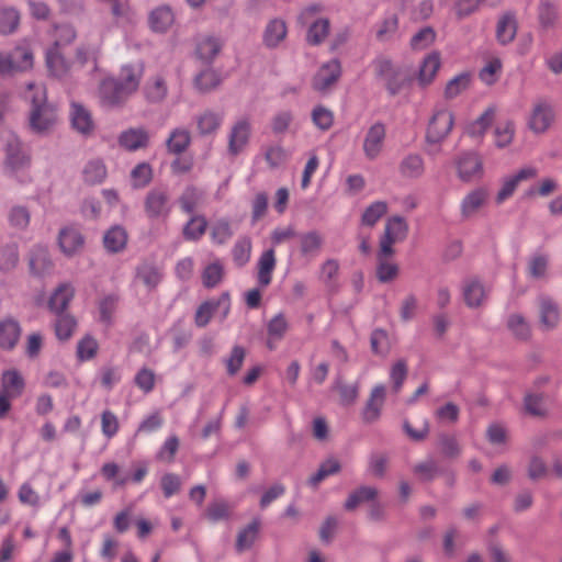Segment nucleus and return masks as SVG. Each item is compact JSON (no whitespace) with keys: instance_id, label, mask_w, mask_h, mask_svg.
<instances>
[{"instance_id":"a878e982","label":"nucleus","mask_w":562,"mask_h":562,"mask_svg":"<svg viewBox=\"0 0 562 562\" xmlns=\"http://www.w3.org/2000/svg\"><path fill=\"white\" fill-rule=\"evenodd\" d=\"M128 240V234L123 226L114 225L103 235V246L109 254L122 252Z\"/></svg>"},{"instance_id":"2f4dec72","label":"nucleus","mask_w":562,"mask_h":562,"mask_svg":"<svg viewBox=\"0 0 562 562\" xmlns=\"http://www.w3.org/2000/svg\"><path fill=\"white\" fill-rule=\"evenodd\" d=\"M148 140V133L144 128H130L119 136L120 145L131 151L146 147Z\"/></svg>"},{"instance_id":"bf43d9fd","label":"nucleus","mask_w":562,"mask_h":562,"mask_svg":"<svg viewBox=\"0 0 562 562\" xmlns=\"http://www.w3.org/2000/svg\"><path fill=\"white\" fill-rule=\"evenodd\" d=\"M386 212L387 204L385 202H373L364 210L361 217V223L367 226H373Z\"/></svg>"},{"instance_id":"864d4df0","label":"nucleus","mask_w":562,"mask_h":562,"mask_svg":"<svg viewBox=\"0 0 562 562\" xmlns=\"http://www.w3.org/2000/svg\"><path fill=\"white\" fill-rule=\"evenodd\" d=\"M246 358V349L239 345L232 348L229 356L224 360L226 372L229 376L236 375L243 367Z\"/></svg>"},{"instance_id":"412c9836","label":"nucleus","mask_w":562,"mask_h":562,"mask_svg":"<svg viewBox=\"0 0 562 562\" xmlns=\"http://www.w3.org/2000/svg\"><path fill=\"white\" fill-rule=\"evenodd\" d=\"M143 93L149 103H161L168 95V83L161 74L149 77L144 87Z\"/></svg>"},{"instance_id":"ea45409f","label":"nucleus","mask_w":562,"mask_h":562,"mask_svg":"<svg viewBox=\"0 0 562 562\" xmlns=\"http://www.w3.org/2000/svg\"><path fill=\"white\" fill-rule=\"evenodd\" d=\"M21 14L13 7L0 8V34L10 35L18 31L20 26Z\"/></svg>"},{"instance_id":"603ef678","label":"nucleus","mask_w":562,"mask_h":562,"mask_svg":"<svg viewBox=\"0 0 562 562\" xmlns=\"http://www.w3.org/2000/svg\"><path fill=\"white\" fill-rule=\"evenodd\" d=\"M221 81L222 79L218 72L209 68L201 71L195 77L194 85L201 92H209L215 89L221 83Z\"/></svg>"},{"instance_id":"c9c22d12","label":"nucleus","mask_w":562,"mask_h":562,"mask_svg":"<svg viewBox=\"0 0 562 562\" xmlns=\"http://www.w3.org/2000/svg\"><path fill=\"white\" fill-rule=\"evenodd\" d=\"M21 334L18 322L8 318L0 322V347L2 349H12L16 345Z\"/></svg>"},{"instance_id":"dca6fc26","label":"nucleus","mask_w":562,"mask_h":562,"mask_svg":"<svg viewBox=\"0 0 562 562\" xmlns=\"http://www.w3.org/2000/svg\"><path fill=\"white\" fill-rule=\"evenodd\" d=\"M225 114L223 111L204 110L195 115L196 131L200 136H214L223 125Z\"/></svg>"},{"instance_id":"6e6d98bb","label":"nucleus","mask_w":562,"mask_h":562,"mask_svg":"<svg viewBox=\"0 0 562 562\" xmlns=\"http://www.w3.org/2000/svg\"><path fill=\"white\" fill-rule=\"evenodd\" d=\"M507 327L518 339H527L530 336V326L526 318L520 314H512L507 319Z\"/></svg>"},{"instance_id":"4be33fe9","label":"nucleus","mask_w":562,"mask_h":562,"mask_svg":"<svg viewBox=\"0 0 562 562\" xmlns=\"http://www.w3.org/2000/svg\"><path fill=\"white\" fill-rule=\"evenodd\" d=\"M424 158L417 153H411L404 156L398 164V172L402 178L416 180L425 173Z\"/></svg>"},{"instance_id":"a19ab883","label":"nucleus","mask_w":562,"mask_h":562,"mask_svg":"<svg viewBox=\"0 0 562 562\" xmlns=\"http://www.w3.org/2000/svg\"><path fill=\"white\" fill-rule=\"evenodd\" d=\"M289 330V322L283 313H279L274 315L269 323L267 324V331H268V347L270 349L274 348V345L272 341H279L281 340L286 331Z\"/></svg>"},{"instance_id":"0eeeda50","label":"nucleus","mask_w":562,"mask_h":562,"mask_svg":"<svg viewBox=\"0 0 562 562\" xmlns=\"http://www.w3.org/2000/svg\"><path fill=\"white\" fill-rule=\"evenodd\" d=\"M252 123L247 116L237 119L229 127L227 134V153L232 157L241 154L250 143Z\"/></svg>"},{"instance_id":"20e7f679","label":"nucleus","mask_w":562,"mask_h":562,"mask_svg":"<svg viewBox=\"0 0 562 562\" xmlns=\"http://www.w3.org/2000/svg\"><path fill=\"white\" fill-rule=\"evenodd\" d=\"M143 204L145 216L150 222H167L173 209L170 191L166 188L150 189Z\"/></svg>"},{"instance_id":"cd10ccee","label":"nucleus","mask_w":562,"mask_h":562,"mask_svg":"<svg viewBox=\"0 0 562 562\" xmlns=\"http://www.w3.org/2000/svg\"><path fill=\"white\" fill-rule=\"evenodd\" d=\"M222 41L213 35H204L196 43V56L206 64L212 63L222 49Z\"/></svg>"},{"instance_id":"0e129e2a","label":"nucleus","mask_w":562,"mask_h":562,"mask_svg":"<svg viewBox=\"0 0 562 562\" xmlns=\"http://www.w3.org/2000/svg\"><path fill=\"white\" fill-rule=\"evenodd\" d=\"M502 70V60L497 57L491 58L485 66L480 70V79L486 85L496 82L497 77Z\"/></svg>"},{"instance_id":"f257e3e1","label":"nucleus","mask_w":562,"mask_h":562,"mask_svg":"<svg viewBox=\"0 0 562 562\" xmlns=\"http://www.w3.org/2000/svg\"><path fill=\"white\" fill-rule=\"evenodd\" d=\"M143 75V63L136 61L123 65L117 78L108 77L100 83L99 99L101 104L106 108L122 105L138 90Z\"/></svg>"},{"instance_id":"58836bf2","label":"nucleus","mask_w":562,"mask_h":562,"mask_svg":"<svg viewBox=\"0 0 562 562\" xmlns=\"http://www.w3.org/2000/svg\"><path fill=\"white\" fill-rule=\"evenodd\" d=\"M173 21L175 15L167 5L156 8L149 15V24L155 32H166Z\"/></svg>"},{"instance_id":"7c9ffc66","label":"nucleus","mask_w":562,"mask_h":562,"mask_svg":"<svg viewBox=\"0 0 562 562\" xmlns=\"http://www.w3.org/2000/svg\"><path fill=\"white\" fill-rule=\"evenodd\" d=\"M276 255L272 248L265 250L258 259V283L260 286L266 288L271 283L272 272L276 268Z\"/></svg>"},{"instance_id":"e433bc0d","label":"nucleus","mask_w":562,"mask_h":562,"mask_svg":"<svg viewBox=\"0 0 562 562\" xmlns=\"http://www.w3.org/2000/svg\"><path fill=\"white\" fill-rule=\"evenodd\" d=\"M46 65L48 70L55 77H64L69 71V65L59 50V45L55 43L46 52Z\"/></svg>"},{"instance_id":"69168bd1","label":"nucleus","mask_w":562,"mask_h":562,"mask_svg":"<svg viewBox=\"0 0 562 562\" xmlns=\"http://www.w3.org/2000/svg\"><path fill=\"white\" fill-rule=\"evenodd\" d=\"M231 510L232 508L226 502L218 501L209 505L205 516L210 521L217 522L228 519Z\"/></svg>"},{"instance_id":"4d7b16f0","label":"nucleus","mask_w":562,"mask_h":562,"mask_svg":"<svg viewBox=\"0 0 562 562\" xmlns=\"http://www.w3.org/2000/svg\"><path fill=\"white\" fill-rule=\"evenodd\" d=\"M372 352L385 357L391 349V341L387 333L383 329H375L370 338Z\"/></svg>"},{"instance_id":"7ed1b4c3","label":"nucleus","mask_w":562,"mask_h":562,"mask_svg":"<svg viewBox=\"0 0 562 562\" xmlns=\"http://www.w3.org/2000/svg\"><path fill=\"white\" fill-rule=\"evenodd\" d=\"M4 153V166L10 173L23 182L29 181L31 178L27 170L32 164L30 148L25 146L18 136L9 134L5 138Z\"/></svg>"},{"instance_id":"9d476101","label":"nucleus","mask_w":562,"mask_h":562,"mask_svg":"<svg viewBox=\"0 0 562 562\" xmlns=\"http://www.w3.org/2000/svg\"><path fill=\"white\" fill-rule=\"evenodd\" d=\"M57 243L63 255L72 258L83 251L86 239L77 227L66 226L59 231Z\"/></svg>"},{"instance_id":"09e8293b","label":"nucleus","mask_w":562,"mask_h":562,"mask_svg":"<svg viewBox=\"0 0 562 562\" xmlns=\"http://www.w3.org/2000/svg\"><path fill=\"white\" fill-rule=\"evenodd\" d=\"M408 233V225L404 217L392 216L387 220L384 229V236L395 240L402 241L406 238Z\"/></svg>"},{"instance_id":"49530a36","label":"nucleus","mask_w":562,"mask_h":562,"mask_svg":"<svg viewBox=\"0 0 562 562\" xmlns=\"http://www.w3.org/2000/svg\"><path fill=\"white\" fill-rule=\"evenodd\" d=\"M378 495L376 488L372 486H361L349 494L345 502V509L348 512L355 510L361 503L373 501Z\"/></svg>"},{"instance_id":"423d86ee","label":"nucleus","mask_w":562,"mask_h":562,"mask_svg":"<svg viewBox=\"0 0 562 562\" xmlns=\"http://www.w3.org/2000/svg\"><path fill=\"white\" fill-rule=\"evenodd\" d=\"M454 117L449 109L436 108L426 131L427 144H441L452 131Z\"/></svg>"},{"instance_id":"c756f323","label":"nucleus","mask_w":562,"mask_h":562,"mask_svg":"<svg viewBox=\"0 0 562 562\" xmlns=\"http://www.w3.org/2000/svg\"><path fill=\"white\" fill-rule=\"evenodd\" d=\"M440 66H441L440 54L438 52H432V53L428 54L424 58V60L419 67V71H418V76H417L418 83L423 87L430 85L432 82V80L435 79Z\"/></svg>"},{"instance_id":"4468645a","label":"nucleus","mask_w":562,"mask_h":562,"mask_svg":"<svg viewBox=\"0 0 562 562\" xmlns=\"http://www.w3.org/2000/svg\"><path fill=\"white\" fill-rule=\"evenodd\" d=\"M164 278V269L155 260L145 259L135 268V281L148 291L156 289Z\"/></svg>"},{"instance_id":"a18cd8bd","label":"nucleus","mask_w":562,"mask_h":562,"mask_svg":"<svg viewBox=\"0 0 562 562\" xmlns=\"http://www.w3.org/2000/svg\"><path fill=\"white\" fill-rule=\"evenodd\" d=\"M207 221L203 215H193L183 226L182 235L186 240L196 241L206 232Z\"/></svg>"},{"instance_id":"052dcab7","label":"nucleus","mask_w":562,"mask_h":562,"mask_svg":"<svg viewBox=\"0 0 562 562\" xmlns=\"http://www.w3.org/2000/svg\"><path fill=\"white\" fill-rule=\"evenodd\" d=\"M224 269L220 261H215L205 267L202 273V282L206 288L216 286L223 279Z\"/></svg>"},{"instance_id":"79ce46f5","label":"nucleus","mask_w":562,"mask_h":562,"mask_svg":"<svg viewBox=\"0 0 562 562\" xmlns=\"http://www.w3.org/2000/svg\"><path fill=\"white\" fill-rule=\"evenodd\" d=\"M517 33V23L512 14H504L497 22L496 37L502 45L513 42Z\"/></svg>"},{"instance_id":"e2e57ef3","label":"nucleus","mask_w":562,"mask_h":562,"mask_svg":"<svg viewBox=\"0 0 562 562\" xmlns=\"http://www.w3.org/2000/svg\"><path fill=\"white\" fill-rule=\"evenodd\" d=\"M312 121L317 128L327 131L334 124V113L323 105H317L312 111Z\"/></svg>"},{"instance_id":"6ab92c4d","label":"nucleus","mask_w":562,"mask_h":562,"mask_svg":"<svg viewBox=\"0 0 562 562\" xmlns=\"http://www.w3.org/2000/svg\"><path fill=\"white\" fill-rule=\"evenodd\" d=\"M462 295L470 308L482 306L488 296V290L477 279H468L462 285Z\"/></svg>"},{"instance_id":"8fccbe9b","label":"nucleus","mask_w":562,"mask_h":562,"mask_svg":"<svg viewBox=\"0 0 562 562\" xmlns=\"http://www.w3.org/2000/svg\"><path fill=\"white\" fill-rule=\"evenodd\" d=\"M524 406L528 414L537 417L547 415L546 397L542 393H527L524 398Z\"/></svg>"},{"instance_id":"72a5a7b5","label":"nucleus","mask_w":562,"mask_h":562,"mask_svg":"<svg viewBox=\"0 0 562 562\" xmlns=\"http://www.w3.org/2000/svg\"><path fill=\"white\" fill-rule=\"evenodd\" d=\"M299 239L301 255L308 259L316 257L324 244V238L317 231L301 234Z\"/></svg>"},{"instance_id":"393cba45","label":"nucleus","mask_w":562,"mask_h":562,"mask_svg":"<svg viewBox=\"0 0 562 562\" xmlns=\"http://www.w3.org/2000/svg\"><path fill=\"white\" fill-rule=\"evenodd\" d=\"M191 140V132L187 127H175L166 139L167 151L171 155H180L190 147Z\"/></svg>"},{"instance_id":"5701e85b","label":"nucleus","mask_w":562,"mask_h":562,"mask_svg":"<svg viewBox=\"0 0 562 562\" xmlns=\"http://www.w3.org/2000/svg\"><path fill=\"white\" fill-rule=\"evenodd\" d=\"M288 27L284 20L274 18L270 20L262 33V42L268 48H277L286 37Z\"/></svg>"},{"instance_id":"a211bd4d","label":"nucleus","mask_w":562,"mask_h":562,"mask_svg":"<svg viewBox=\"0 0 562 562\" xmlns=\"http://www.w3.org/2000/svg\"><path fill=\"white\" fill-rule=\"evenodd\" d=\"M386 389L383 384L375 385L362 411V418L366 423H374L380 416L385 402Z\"/></svg>"},{"instance_id":"4c0bfd02","label":"nucleus","mask_w":562,"mask_h":562,"mask_svg":"<svg viewBox=\"0 0 562 562\" xmlns=\"http://www.w3.org/2000/svg\"><path fill=\"white\" fill-rule=\"evenodd\" d=\"M106 176V167L104 162L99 158L91 159L83 166L82 178L83 181L88 184L102 183Z\"/></svg>"},{"instance_id":"473e14b6","label":"nucleus","mask_w":562,"mask_h":562,"mask_svg":"<svg viewBox=\"0 0 562 562\" xmlns=\"http://www.w3.org/2000/svg\"><path fill=\"white\" fill-rule=\"evenodd\" d=\"M24 386V379L16 370H7L2 373L0 392L14 400L21 396Z\"/></svg>"},{"instance_id":"bb28decb","label":"nucleus","mask_w":562,"mask_h":562,"mask_svg":"<svg viewBox=\"0 0 562 562\" xmlns=\"http://www.w3.org/2000/svg\"><path fill=\"white\" fill-rule=\"evenodd\" d=\"M261 521L259 518L252 519L247 526L239 530L236 538V551L241 553L252 548L259 538Z\"/></svg>"},{"instance_id":"3c124183","label":"nucleus","mask_w":562,"mask_h":562,"mask_svg":"<svg viewBox=\"0 0 562 562\" xmlns=\"http://www.w3.org/2000/svg\"><path fill=\"white\" fill-rule=\"evenodd\" d=\"M515 124L513 121L501 122L494 130L495 145L498 148L509 146L515 136Z\"/></svg>"},{"instance_id":"39448f33","label":"nucleus","mask_w":562,"mask_h":562,"mask_svg":"<svg viewBox=\"0 0 562 562\" xmlns=\"http://www.w3.org/2000/svg\"><path fill=\"white\" fill-rule=\"evenodd\" d=\"M322 7L312 4L302 10L299 21L302 25L307 26L306 41L311 45H318L325 41L329 33V21L325 18H318Z\"/></svg>"},{"instance_id":"6e6552de","label":"nucleus","mask_w":562,"mask_h":562,"mask_svg":"<svg viewBox=\"0 0 562 562\" xmlns=\"http://www.w3.org/2000/svg\"><path fill=\"white\" fill-rule=\"evenodd\" d=\"M555 120L553 106L540 100L533 103L527 120L528 128L536 135L544 134L549 131Z\"/></svg>"},{"instance_id":"37998d69","label":"nucleus","mask_w":562,"mask_h":562,"mask_svg":"<svg viewBox=\"0 0 562 562\" xmlns=\"http://www.w3.org/2000/svg\"><path fill=\"white\" fill-rule=\"evenodd\" d=\"M549 256L536 254L531 256L527 263V274L532 280H544L549 269Z\"/></svg>"},{"instance_id":"13d9d810","label":"nucleus","mask_w":562,"mask_h":562,"mask_svg":"<svg viewBox=\"0 0 562 562\" xmlns=\"http://www.w3.org/2000/svg\"><path fill=\"white\" fill-rule=\"evenodd\" d=\"M100 49L92 46H80L76 50L75 63L80 67L91 64L92 70L97 69Z\"/></svg>"},{"instance_id":"f03ea898","label":"nucleus","mask_w":562,"mask_h":562,"mask_svg":"<svg viewBox=\"0 0 562 562\" xmlns=\"http://www.w3.org/2000/svg\"><path fill=\"white\" fill-rule=\"evenodd\" d=\"M27 95L32 103L30 127L36 134L48 133L57 122L56 108L47 102L46 90L41 85L29 83Z\"/></svg>"},{"instance_id":"f704fd0d","label":"nucleus","mask_w":562,"mask_h":562,"mask_svg":"<svg viewBox=\"0 0 562 562\" xmlns=\"http://www.w3.org/2000/svg\"><path fill=\"white\" fill-rule=\"evenodd\" d=\"M74 288L68 283L60 284L50 295L49 310L55 314H63L74 297Z\"/></svg>"},{"instance_id":"f3484780","label":"nucleus","mask_w":562,"mask_h":562,"mask_svg":"<svg viewBox=\"0 0 562 562\" xmlns=\"http://www.w3.org/2000/svg\"><path fill=\"white\" fill-rule=\"evenodd\" d=\"M488 191L485 188H476L470 191L461 201L460 212L464 220L472 218L486 205Z\"/></svg>"},{"instance_id":"9b49d317","label":"nucleus","mask_w":562,"mask_h":562,"mask_svg":"<svg viewBox=\"0 0 562 562\" xmlns=\"http://www.w3.org/2000/svg\"><path fill=\"white\" fill-rule=\"evenodd\" d=\"M14 55L16 60L10 54L0 53V76L26 71L33 67V54L30 49L16 47Z\"/></svg>"},{"instance_id":"b1692460","label":"nucleus","mask_w":562,"mask_h":562,"mask_svg":"<svg viewBox=\"0 0 562 562\" xmlns=\"http://www.w3.org/2000/svg\"><path fill=\"white\" fill-rule=\"evenodd\" d=\"M536 176L537 170L535 168L528 167L522 168L515 175L506 178L496 195V202L498 204L503 203L505 200L513 195L520 181L535 178Z\"/></svg>"},{"instance_id":"5fc2aeb1","label":"nucleus","mask_w":562,"mask_h":562,"mask_svg":"<svg viewBox=\"0 0 562 562\" xmlns=\"http://www.w3.org/2000/svg\"><path fill=\"white\" fill-rule=\"evenodd\" d=\"M57 321L55 323V333L59 340H68L76 327V319L69 314H57Z\"/></svg>"},{"instance_id":"de8ad7c7","label":"nucleus","mask_w":562,"mask_h":562,"mask_svg":"<svg viewBox=\"0 0 562 562\" xmlns=\"http://www.w3.org/2000/svg\"><path fill=\"white\" fill-rule=\"evenodd\" d=\"M8 222L19 232L25 231L31 222V212L24 205H13L8 212Z\"/></svg>"},{"instance_id":"1a4fd4ad","label":"nucleus","mask_w":562,"mask_h":562,"mask_svg":"<svg viewBox=\"0 0 562 562\" xmlns=\"http://www.w3.org/2000/svg\"><path fill=\"white\" fill-rule=\"evenodd\" d=\"M458 177L464 182L479 180L484 175L483 160L477 153H462L456 160Z\"/></svg>"},{"instance_id":"680f3d73","label":"nucleus","mask_w":562,"mask_h":562,"mask_svg":"<svg viewBox=\"0 0 562 562\" xmlns=\"http://www.w3.org/2000/svg\"><path fill=\"white\" fill-rule=\"evenodd\" d=\"M470 85V76L468 74H460L448 81L445 89L446 99H454L464 90L468 89Z\"/></svg>"},{"instance_id":"c85d7f7f","label":"nucleus","mask_w":562,"mask_h":562,"mask_svg":"<svg viewBox=\"0 0 562 562\" xmlns=\"http://www.w3.org/2000/svg\"><path fill=\"white\" fill-rule=\"evenodd\" d=\"M224 306V316L229 310V299L227 294H223L217 301H207L199 306L195 313V324L199 327H204L211 321L213 313L221 306Z\"/></svg>"},{"instance_id":"aec40b11","label":"nucleus","mask_w":562,"mask_h":562,"mask_svg":"<svg viewBox=\"0 0 562 562\" xmlns=\"http://www.w3.org/2000/svg\"><path fill=\"white\" fill-rule=\"evenodd\" d=\"M69 117L72 127L82 135H90L94 130V122L90 111L78 102H71Z\"/></svg>"},{"instance_id":"f8f14e48","label":"nucleus","mask_w":562,"mask_h":562,"mask_svg":"<svg viewBox=\"0 0 562 562\" xmlns=\"http://www.w3.org/2000/svg\"><path fill=\"white\" fill-rule=\"evenodd\" d=\"M341 75V66L338 59H331L323 64L312 79V87L321 93L327 92L336 85Z\"/></svg>"},{"instance_id":"774afa93","label":"nucleus","mask_w":562,"mask_h":562,"mask_svg":"<svg viewBox=\"0 0 562 562\" xmlns=\"http://www.w3.org/2000/svg\"><path fill=\"white\" fill-rule=\"evenodd\" d=\"M30 267L35 274H43L52 268L46 249L40 248L30 259Z\"/></svg>"},{"instance_id":"2eb2a0df","label":"nucleus","mask_w":562,"mask_h":562,"mask_svg":"<svg viewBox=\"0 0 562 562\" xmlns=\"http://www.w3.org/2000/svg\"><path fill=\"white\" fill-rule=\"evenodd\" d=\"M385 137L386 128L383 123L376 122L369 127L362 146L364 156L368 159L374 160L380 156L384 147Z\"/></svg>"},{"instance_id":"ddd939ff","label":"nucleus","mask_w":562,"mask_h":562,"mask_svg":"<svg viewBox=\"0 0 562 562\" xmlns=\"http://www.w3.org/2000/svg\"><path fill=\"white\" fill-rule=\"evenodd\" d=\"M540 326L543 330L554 329L561 319L559 304L549 295L540 294L537 297Z\"/></svg>"},{"instance_id":"c03bdc74","label":"nucleus","mask_w":562,"mask_h":562,"mask_svg":"<svg viewBox=\"0 0 562 562\" xmlns=\"http://www.w3.org/2000/svg\"><path fill=\"white\" fill-rule=\"evenodd\" d=\"M203 193L194 187H187L178 199L180 209L188 214L193 213L202 203Z\"/></svg>"},{"instance_id":"338daca9","label":"nucleus","mask_w":562,"mask_h":562,"mask_svg":"<svg viewBox=\"0 0 562 562\" xmlns=\"http://www.w3.org/2000/svg\"><path fill=\"white\" fill-rule=\"evenodd\" d=\"M460 408L457 404L448 402L435 411V417L440 423L456 424L459 419Z\"/></svg>"}]
</instances>
